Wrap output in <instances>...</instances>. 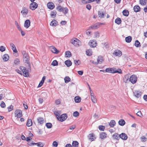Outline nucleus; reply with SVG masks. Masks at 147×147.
I'll return each instance as SVG.
<instances>
[{"label":"nucleus","instance_id":"1","mask_svg":"<svg viewBox=\"0 0 147 147\" xmlns=\"http://www.w3.org/2000/svg\"><path fill=\"white\" fill-rule=\"evenodd\" d=\"M56 9H57L59 12H62L65 15L66 13H67L68 11V9L66 7H63L61 6H58Z\"/></svg>","mask_w":147,"mask_h":147},{"label":"nucleus","instance_id":"2","mask_svg":"<svg viewBox=\"0 0 147 147\" xmlns=\"http://www.w3.org/2000/svg\"><path fill=\"white\" fill-rule=\"evenodd\" d=\"M137 80V77L135 75H132L129 78V81L132 84L136 83Z\"/></svg>","mask_w":147,"mask_h":147},{"label":"nucleus","instance_id":"3","mask_svg":"<svg viewBox=\"0 0 147 147\" xmlns=\"http://www.w3.org/2000/svg\"><path fill=\"white\" fill-rule=\"evenodd\" d=\"M80 42V41L76 38H74L71 40V43L75 46H79Z\"/></svg>","mask_w":147,"mask_h":147},{"label":"nucleus","instance_id":"4","mask_svg":"<svg viewBox=\"0 0 147 147\" xmlns=\"http://www.w3.org/2000/svg\"><path fill=\"white\" fill-rule=\"evenodd\" d=\"M67 118V115L66 114H63L61 115L60 117L58 116L57 119L59 121L62 122L65 120Z\"/></svg>","mask_w":147,"mask_h":147},{"label":"nucleus","instance_id":"5","mask_svg":"<svg viewBox=\"0 0 147 147\" xmlns=\"http://www.w3.org/2000/svg\"><path fill=\"white\" fill-rule=\"evenodd\" d=\"M15 117L17 118H20L22 116V111L20 109L16 110L15 112Z\"/></svg>","mask_w":147,"mask_h":147},{"label":"nucleus","instance_id":"6","mask_svg":"<svg viewBox=\"0 0 147 147\" xmlns=\"http://www.w3.org/2000/svg\"><path fill=\"white\" fill-rule=\"evenodd\" d=\"M38 6V4L36 3L32 2L30 5V8L32 10H34L37 8Z\"/></svg>","mask_w":147,"mask_h":147},{"label":"nucleus","instance_id":"7","mask_svg":"<svg viewBox=\"0 0 147 147\" xmlns=\"http://www.w3.org/2000/svg\"><path fill=\"white\" fill-rule=\"evenodd\" d=\"M20 69L23 74V76L25 77H27L28 76V72L27 70H26V68L24 67L21 66L20 67Z\"/></svg>","mask_w":147,"mask_h":147},{"label":"nucleus","instance_id":"8","mask_svg":"<svg viewBox=\"0 0 147 147\" xmlns=\"http://www.w3.org/2000/svg\"><path fill=\"white\" fill-rule=\"evenodd\" d=\"M21 13L22 16H26L28 13V10L27 8L26 7H23Z\"/></svg>","mask_w":147,"mask_h":147},{"label":"nucleus","instance_id":"9","mask_svg":"<svg viewBox=\"0 0 147 147\" xmlns=\"http://www.w3.org/2000/svg\"><path fill=\"white\" fill-rule=\"evenodd\" d=\"M113 54L116 56L120 57L122 55V52L119 50H116L115 51Z\"/></svg>","mask_w":147,"mask_h":147},{"label":"nucleus","instance_id":"10","mask_svg":"<svg viewBox=\"0 0 147 147\" xmlns=\"http://www.w3.org/2000/svg\"><path fill=\"white\" fill-rule=\"evenodd\" d=\"M99 24L98 23L93 24L89 28V29H95L98 28L99 27Z\"/></svg>","mask_w":147,"mask_h":147},{"label":"nucleus","instance_id":"11","mask_svg":"<svg viewBox=\"0 0 147 147\" xmlns=\"http://www.w3.org/2000/svg\"><path fill=\"white\" fill-rule=\"evenodd\" d=\"M120 138L123 140H126L127 138V135L124 133H122L120 134Z\"/></svg>","mask_w":147,"mask_h":147},{"label":"nucleus","instance_id":"12","mask_svg":"<svg viewBox=\"0 0 147 147\" xmlns=\"http://www.w3.org/2000/svg\"><path fill=\"white\" fill-rule=\"evenodd\" d=\"M120 135L117 133H115L112 136V138L114 140H119L120 138Z\"/></svg>","mask_w":147,"mask_h":147},{"label":"nucleus","instance_id":"13","mask_svg":"<svg viewBox=\"0 0 147 147\" xmlns=\"http://www.w3.org/2000/svg\"><path fill=\"white\" fill-rule=\"evenodd\" d=\"M97 43L94 40H93L92 41H90L89 43V45L91 47H95L97 45Z\"/></svg>","mask_w":147,"mask_h":147},{"label":"nucleus","instance_id":"14","mask_svg":"<svg viewBox=\"0 0 147 147\" xmlns=\"http://www.w3.org/2000/svg\"><path fill=\"white\" fill-rule=\"evenodd\" d=\"M47 6L49 9H53L55 7V5L53 3L51 2L48 3L47 4Z\"/></svg>","mask_w":147,"mask_h":147},{"label":"nucleus","instance_id":"15","mask_svg":"<svg viewBox=\"0 0 147 147\" xmlns=\"http://www.w3.org/2000/svg\"><path fill=\"white\" fill-rule=\"evenodd\" d=\"M30 22L29 20H26L24 24V26L25 27L28 28L30 26Z\"/></svg>","mask_w":147,"mask_h":147},{"label":"nucleus","instance_id":"16","mask_svg":"<svg viewBox=\"0 0 147 147\" xmlns=\"http://www.w3.org/2000/svg\"><path fill=\"white\" fill-rule=\"evenodd\" d=\"M37 120L38 122V123L40 125H42L45 122V121L43 118L41 117L38 118Z\"/></svg>","mask_w":147,"mask_h":147},{"label":"nucleus","instance_id":"17","mask_svg":"<svg viewBox=\"0 0 147 147\" xmlns=\"http://www.w3.org/2000/svg\"><path fill=\"white\" fill-rule=\"evenodd\" d=\"M88 137L89 140H91V141L94 140L96 139L95 136L93 134V133L90 134L88 136Z\"/></svg>","mask_w":147,"mask_h":147},{"label":"nucleus","instance_id":"18","mask_svg":"<svg viewBox=\"0 0 147 147\" xmlns=\"http://www.w3.org/2000/svg\"><path fill=\"white\" fill-rule=\"evenodd\" d=\"M113 73H118L119 74H122V71L121 69L118 68V69H117L115 68H113Z\"/></svg>","mask_w":147,"mask_h":147},{"label":"nucleus","instance_id":"19","mask_svg":"<svg viewBox=\"0 0 147 147\" xmlns=\"http://www.w3.org/2000/svg\"><path fill=\"white\" fill-rule=\"evenodd\" d=\"M10 45L11 47V49L13 50L14 52L17 53L18 52V51L17 50L15 45L13 43L11 42L10 44Z\"/></svg>","mask_w":147,"mask_h":147},{"label":"nucleus","instance_id":"20","mask_svg":"<svg viewBox=\"0 0 147 147\" xmlns=\"http://www.w3.org/2000/svg\"><path fill=\"white\" fill-rule=\"evenodd\" d=\"M100 138L102 139H104L107 137V134L104 132H102L100 134Z\"/></svg>","mask_w":147,"mask_h":147},{"label":"nucleus","instance_id":"21","mask_svg":"<svg viewBox=\"0 0 147 147\" xmlns=\"http://www.w3.org/2000/svg\"><path fill=\"white\" fill-rule=\"evenodd\" d=\"M134 96L137 98H139L141 96V92L138 91H135L134 92Z\"/></svg>","mask_w":147,"mask_h":147},{"label":"nucleus","instance_id":"22","mask_svg":"<svg viewBox=\"0 0 147 147\" xmlns=\"http://www.w3.org/2000/svg\"><path fill=\"white\" fill-rule=\"evenodd\" d=\"M134 9L135 12H137L140 11V8L138 5H135L134 7Z\"/></svg>","mask_w":147,"mask_h":147},{"label":"nucleus","instance_id":"23","mask_svg":"<svg viewBox=\"0 0 147 147\" xmlns=\"http://www.w3.org/2000/svg\"><path fill=\"white\" fill-rule=\"evenodd\" d=\"M57 22L55 20H53L51 22L50 25L52 26H56L57 24Z\"/></svg>","mask_w":147,"mask_h":147},{"label":"nucleus","instance_id":"24","mask_svg":"<svg viewBox=\"0 0 147 147\" xmlns=\"http://www.w3.org/2000/svg\"><path fill=\"white\" fill-rule=\"evenodd\" d=\"M52 48L51 51L53 53L56 54H58L59 52V51L55 47L52 46Z\"/></svg>","mask_w":147,"mask_h":147},{"label":"nucleus","instance_id":"25","mask_svg":"<svg viewBox=\"0 0 147 147\" xmlns=\"http://www.w3.org/2000/svg\"><path fill=\"white\" fill-rule=\"evenodd\" d=\"M9 59V57L7 54H5L3 56V60L4 61H7Z\"/></svg>","mask_w":147,"mask_h":147},{"label":"nucleus","instance_id":"26","mask_svg":"<svg viewBox=\"0 0 147 147\" xmlns=\"http://www.w3.org/2000/svg\"><path fill=\"white\" fill-rule=\"evenodd\" d=\"M65 64L67 67L71 66L72 64V62L69 60H67L65 62Z\"/></svg>","mask_w":147,"mask_h":147},{"label":"nucleus","instance_id":"27","mask_svg":"<svg viewBox=\"0 0 147 147\" xmlns=\"http://www.w3.org/2000/svg\"><path fill=\"white\" fill-rule=\"evenodd\" d=\"M116 124L115 121L113 120L111 121L109 123L110 126L112 127H113Z\"/></svg>","mask_w":147,"mask_h":147},{"label":"nucleus","instance_id":"28","mask_svg":"<svg viewBox=\"0 0 147 147\" xmlns=\"http://www.w3.org/2000/svg\"><path fill=\"white\" fill-rule=\"evenodd\" d=\"M113 68H107L105 70V72L111 73H113Z\"/></svg>","mask_w":147,"mask_h":147},{"label":"nucleus","instance_id":"29","mask_svg":"<svg viewBox=\"0 0 147 147\" xmlns=\"http://www.w3.org/2000/svg\"><path fill=\"white\" fill-rule=\"evenodd\" d=\"M74 100L76 102L79 103L80 102L81 98L79 96H76L74 98Z\"/></svg>","mask_w":147,"mask_h":147},{"label":"nucleus","instance_id":"30","mask_svg":"<svg viewBox=\"0 0 147 147\" xmlns=\"http://www.w3.org/2000/svg\"><path fill=\"white\" fill-rule=\"evenodd\" d=\"M22 53L23 55V58H29V56L25 51H22Z\"/></svg>","mask_w":147,"mask_h":147},{"label":"nucleus","instance_id":"31","mask_svg":"<svg viewBox=\"0 0 147 147\" xmlns=\"http://www.w3.org/2000/svg\"><path fill=\"white\" fill-rule=\"evenodd\" d=\"M119 124L121 126H123L125 123V122L124 120L121 119L119 120L118 122Z\"/></svg>","mask_w":147,"mask_h":147},{"label":"nucleus","instance_id":"32","mask_svg":"<svg viewBox=\"0 0 147 147\" xmlns=\"http://www.w3.org/2000/svg\"><path fill=\"white\" fill-rule=\"evenodd\" d=\"M105 14V13H104L103 12L101 11H98V15L99 17L103 18L104 17Z\"/></svg>","mask_w":147,"mask_h":147},{"label":"nucleus","instance_id":"33","mask_svg":"<svg viewBox=\"0 0 147 147\" xmlns=\"http://www.w3.org/2000/svg\"><path fill=\"white\" fill-rule=\"evenodd\" d=\"M132 40V38L130 36L126 37L125 38V41L127 43H129Z\"/></svg>","mask_w":147,"mask_h":147},{"label":"nucleus","instance_id":"34","mask_svg":"<svg viewBox=\"0 0 147 147\" xmlns=\"http://www.w3.org/2000/svg\"><path fill=\"white\" fill-rule=\"evenodd\" d=\"M79 143L76 141H73L72 143V146L74 147H78Z\"/></svg>","mask_w":147,"mask_h":147},{"label":"nucleus","instance_id":"35","mask_svg":"<svg viewBox=\"0 0 147 147\" xmlns=\"http://www.w3.org/2000/svg\"><path fill=\"white\" fill-rule=\"evenodd\" d=\"M122 13L123 15L126 16H127L129 14V11L125 9L123 10Z\"/></svg>","mask_w":147,"mask_h":147},{"label":"nucleus","instance_id":"36","mask_svg":"<svg viewBox=\"0 0 147 147\" xmlns=\"http://www.w3.org/2000/svg\"><path fill=\"white\" fill-rule=\"evenodd\" d=\"M115 22L118 24H119L121 23V19L119 18H117L115 20Z\"/></svg>","mask_w":147,"mask_h":147},{"label":"nucleus","instance_id":"37","mask_svg":"<svg viewBox=\"0 0 147 147\" xmlns=\"http://www.w3.org/2000/svg\"><path fill=\"white\" fill-rule=\"evenodd\" d=\"M147 0H140V3L142 5H146Z\"/></svg>","mask_w":147,"mask_h":147},{"label":"nucleus","instance_id":"38","mask_svg":"<svg viewBox=\"0 0 147 147\" xmlns=\"http://www.w3.org/2000/svg\"><path fill=\"white\" fill-rule=\"evenodd\" d=\"M129 80V75L128 74L126 75L123 78V80L124 82H127V81Z\"/></svg>","mask_w":147,"mask_h":147},{"label":"nucleus","instance_id":"39","mask_svg":"<svg viewBox=\"0 0 147 147\" xmlns=\"http://www.w3.org/2000/svg\"><path fill=\"white\" fill-rule=\"evenodd\" d=\"M103 61V59L102 56H99L98 57V58L97 59V61L98 62H100L99 63H101Z\"/></svg>","mask_w":147,"mask_h":147},{"label":"nucleus","instance_id":"40","mask_svg":"<svg viewBox=\"0 0 147 147\" xmlns=\"http://www.w3.org/2000/svg\"><path fill=\"white\" fill-rule=\"evenodd\" d=\"M32 121L31 119H28L26 123V125L28 127H30L32 125Z\"/></svg>","mask_w":147,"mask_h":147},{"label":"nucleus","instance_id":"41","mask_svg":"<svg viewBox=\"0 0 147 147\" xmlns=\"http://www.w3.org/2000/svg\"><path fill=\"white\" fill-rule=\"evenodd\" d=\"M134 44L135 46L136 47H139L140 46V43L138 40L135 41Z\"/></svg>","mask_w":147,"mask_h":147},{"label":"nucleus","instance_id":"42","mask_svg":"<svg viewBox=\"0 0 147 147\" xmlns=\"http://www.w3.org/2000/svg\"><path fill=\"white\" fill-rule=\"evenodd\" d=\"M64 80L65 83H67L70 81L71 79L68 76H66L64 78Z\"/></svg>","mask_w":147,"mask_h":147},{"label":"nucleus","instance_id":"43","mask_svg":"<svg viewBox=\"0 0 147 147\" xmlns=\"http://www.w3.org/2000/svg\"><path fill=\"white\" fill-rule=\"evenodd\" d=\"M65 55L66 57H69L71 56V54L69 51H67L65 52Z\"/></svg>","mask_w":147,"mask_h":147},{"label":"nucleus","instance_id":"44","mask_svg":"<svg viewBox=\"0 0 147 147\" xmlns=\"http://www.w3.org/2000/svg\"><path fill=\"white\" fill-rule=\"evenodd\" d=\"M91 100L92 102L94 103H96V99L95 98L93 94L91 95Z\"/></svg>","mask_w":147,"mask_h":147},{"label":"nucleus","instance_id":"45","mask_svg":"<svg viewBox=\"0 0 147 147\" xmlns=\"http://www.w3.org/2000/svg\"><path fill=\"white\" fill-rule=\"evenodd\" d=\"M24 62L26 63H29L30 60L29 58H23Z\"/></svg>","mask_w":147,"mask_h":147},{"label":"nucleus","instance_id":"46","mask_svg":"<svg viewBox=\"0 0 147 147\" xmlns=\"http://www.w3.org/2000/svg\"><path fill=\"white\" fill-rule=\"evenodd\" d=\"M86 54L88 56H90L92 55L91 50L90 49L86 51Z\"/></svg>","mask_w":147,"mask_h":147},{"label":"nucleus","instance_id":"47","mask_svg":"<svg viewBox=\"0 0 147 147\" xmlns=\"http://www.w3.org/2000/svg\"><path fill=\"white\" fill-rule=\"evenodd\" d=\"M46 126L48 128H51L52 126V124L50 123H46Z\"/></svg>","mask_w":147,"mask_h":147},{"label":"nucleus","instance_id":"48","mask_svg":"<svg viewBox=\"0 0 147 147\" xmlns=\"http://www.w3.org/2000/svg\"><path fill=\"white\" fill-rule=\"evenodd\" d=\"M51 65L53 66H55L58 65V63L56 60H54L51 63Z\"/></svg>","mask_w":147,"mask_h":147},{"label":"nucleus","instance_id":"49","mask_svg":"<svg viewBox=\"0 0 147 147\" xmlns=\"http://www.w3.org/2000/svg\"><path fill=\"white\" fill-rule=\"evenodd\" d=\"M7 109L8 110V111L9 112H10L13 110V106L12 105H11L8 107H7Z\"/></svg>","mask_w":147,"mask_h":147},{"label":"nucleus","instance_id":"50","mask_svg":"<svg viewBox=\"0 0 147 147\" xmlns=\"http://www.w3.org/2000/svg\"><path fill=\"white\" fill-rule=\"evenodd\" d=\"M79 115V113L77 111L74 112L73 113V116L75 117H78Z\"/></svg>","mask_w":147,"mask_h":147},{"label":"nucleus","instance_id":"51","mask_svg":"<svg viewBox=\"0 0 147 147\" xmlns=\"http://www.w3.org/2000/svg\"><path fill=\"white\" fill-rule=\"evenodd\" d=\"M141 140L142 142H146L147 140V138L144 136H142L141 137Z\"/></svg>","mask_w":147,"mask_h":147},{"label":"nucleus","instance_id":"52","mask_svg":"<svg viewBox=\"0 0 147 147\" xmlns=\"http://www.w3.org/2000/svg\"><path fill=\"white\" fill-rule=\"evenodd\" d=\"M98 128L100 131H104L105 129V127L103 125H100L99 126Z\"/></svg>","mask_w":147,"mask_h":147},{"label":"nucleus","instance_id":"53","mask_svg":"<svg viewBox=\"0 0 147 147\" xmlns=\"http://www.w3.org/2000/svg\"><path fill=\"white\" fill-rule=\"evenodd\" d=\"M0 106L2 108H4L5 107L6 105L4 102L1 101L0 104Z\"/></svg>","mask_w":147,"mask_h":147},{"label":"nucleus","instance_id":"54","mask_svg":"<svg viewBox=\"0 0 147 147\" xmlns=\"http://www.w3.org/2000/svg\"><path fill=\"white\" fill-rule=\"evenodd\" d=\"M57 14V12L55 11H53L52 12H51V17H53V16H55Z\"/></svg>","mask_w":147,"mask_h":147},{"label":"nucleus","instance_id":"55","mask_svg":"<svg viewBox=\"0 0 147 147\" xmlns=\"http://www.w3.org/2000/svg\"><path fill=\"white\" fill-rule=\"evenodd\" d=\"M37 146L38 147H43L44 145V144L41 142H38Z\"/></svg>","mask_w":147,"mask_h":147},{"label":"nucleus","instance_id":"56","mask_svg":"<svg viewBox=\"0 0 147 147\" xmlns=\"http://www.w3.org/2000/svg\"><path fill=\"white\" fill-rule=\"evenodd\" d=\"M5 50V48L3 46L0 47V51L2 52H3Z\"/></svg>","mask_w":147,"mask_h":147},{"label":"nucleus","instance_id":"57","mask_svg":"<svg viewBox=\"0 0 147 147\" xmlns=\"http://www.w3.org/2000/svg\"><path fill=\"white\" fill-rule=\"evenodd\" d=\"M74 63L75 65H79L80 63V61L79 60H74Z\"/></svg>","mask_w":147,"mask_h":147},{"label":"nucleus","instance_id":"58","mask_svg":"<svg viewBox=\"0 0 147 147\" xmlns=\"http://www.w3.org/2000/svg\"><path fill=\"white\" fill-rule=\"evenodd\" d=\"M20 62V60L19 59L17 58L15 60L14 63L15 64L18 65Z\"/></svg>","mask_w":147,"mask_h":147},{"label":"nucleus","instance_id":"59","mask_svg":"<svg viewBox=\"0 0 147 147\" xmlns=\"http://www.w3.org/2000/svg\"><path fill=\"white\" fill-rule=\"evenodd\" d=\"M94 36L96 38H98L99 36V33L98 32H96L94 34Z\"/></svg>","mask_w":147,"mask_h":147},{"label":"nucleus","instance_id":"60","mask_svg":"<svg viewBox=\"0 0 147 147\" xmlns=\"http://www.w3.org/2000/svg\"><path fill=\"white\" fill-rule=\"evenodd\" d=\"M15 24H16L17 28H18L19 30H21V28H20V26L19 25L18 23L16 21L15 22Z\"/></svg>","mask_w":147,"mask_h":147},{"label":"nucleus","instance_id":"61","mask_svg":"<svg viewBox=\"0 0 147 147\" xmlns=\"http://www.w3.org/2000/svg\"><path fill=\"white\" fill-rule=\"evenodd\" d=\"M136 114L138 116H139L140 117H141L142 116V114L141 113V111H139L138 112V113H136Z\"/></svg>","mask_w":147,"mask_h":147},{"label":"nucleus","instance_id":"62","mask_svg":"<svg viewBox=\"0 0 147 147\" xmlns=\"http://www.w3.org/2000/svg\"><path fill=\"white\" fill-rule=\"evenodd\" d=\"M54 114H55V115L57 117H57H58V116H59V113L58 112V111H55L54 112Z\"/></svg>","mask_w":147,"mask_h":147},{"label":"nucleus","instance_id":"63","mask_svg":"<svg viewBox=\"0 0 147 147\" xmlns=\"http://www.w3.org/2000/svg\"><path fill=\"white\" fill-rule=\"evenodd\" d=\"M53 144L54 146L57 147V146L58 144V143L56 141H54L53 142Z\"/></svg>","mask_w":147,"mask_h":147},{"label":"nucleus","instance_id":"64","mask_svg":"<svg viewBox=\"0 0 147 147\" xmlns=\"http://www.w3.org/2000/svg\"><path fill=\"white\" fill-rule=\"evenodd\" d=\"M86 8L89 10H90L91 8V5L90 4H87L86 6Z\"/></svg>","mask_w":147,"mask_h":147}]
</instances>
